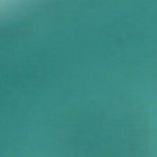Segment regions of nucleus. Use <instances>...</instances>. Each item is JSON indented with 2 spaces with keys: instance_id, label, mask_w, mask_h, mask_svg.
<instances>
[{
  "instance_id": "nucleus-1",
  "label": "nucleus",
  "mask_w": 157,
  "mask_h": 157,
  "mask_svg": "<svg viewBox=\"0 0 157 157\" xmlns=\"http://www.w3.org/2000/svg\"><path fill=\"white\" fill-rule=\"evenodd\" d=\"M146 22H157V20H146Z\"/></svg>"
},
{
  "instance_id": "nucleus-2",
  "label": "nucleus",
  "mask_w": 157,
  "mask_h": 157,
  "mask_svg": "<svg viewBox=\"0 0 157 157\" xmlns=\"http://www.w3.org/2000/svg\"><path fill=\"white\" fill-rule=\"evenodd\" d=\"M146 20H157V19H146Z\"/></svg>"
}]
</instances>
